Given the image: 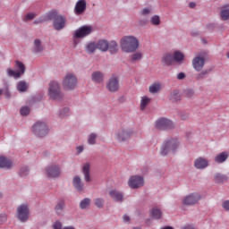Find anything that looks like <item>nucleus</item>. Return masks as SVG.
I'll return each instance as SVG.
<instances>
[{
    "label": "nucleus",
    "instance_id": "4c0bfd02",
    "mask_svg": "<svg viewBox=\"0 0 229 229\" xmlns=\"http://www.w3.org/2000/svg\"><path fill=\"white\" fill-rule=\"evenodd\" d=\"M151 99L148 97H143L140 102V110H146V107L149 105Z\"/></svg>",
    "mask_w": 229,
    "mask_h": 229
},
{
    "label": "nucleus",
    "instance_id": "bb28decb",
    "mask_svg": "<svg viewBox=\"0 0 229 229\" xmlns=\"http://www.w3.org/2000/svg\"><path fill=\"white\" fill-rule=\"evenodd\" d=\"M227 159L228 152H221L215 157V162H216V164H223V162H226Z\"/></svg>",
    "mask_w": 229,
    "mask_h": 229
},
{
    "label": "nucleus",
    "instance_id": "6e6552de",
    "mask_svg": "<svg viewBox=\"0 0 229 229\" xmlns=\"http://www.w3.org/2000/svg\"><path fill=\"white\" fill-rule=\"evenodd\" d=\"M133 137V130L128 127H122L116 131V139L119 142H125Z\"/></svg>",
    "mask_w": 229,
    "mask_h": 229
},
{
    "label": "nucleus",
    "instance_id": "1a4fd4ad",
    "mask_svg": "<svg viewBox=\"0 0 229 229\" xmlns=\"http://www.w3.org/2000/svg\"><path fill=\"white\" fill-rule=\"evenodd\" d=\"M93 29L92 26H89V25H84L81 28H79L77 30H75L74 34H73V42L76 46V38H85V37H89V35H90V33H92Z\"/></svg>",
    "mask_w": 229,
    "mask_h": 229
},
{
    "label": "nucleus",
    "instance_id": "3c124183",
    "mask_svg": "<svg viewBox=\"0 0 229 229\" xmlns=\"http://www.w3.org/2000/svg\"><path fill=\"white\" fill-rule=\"evenodd\" d=\"M3 94L5 96L7 99H9L11 94H10V89L8 88V85H6L3 89Z\"/></svg>",
    "mask_w": 229,
    "mask_h": 229
},
{
    "label": "nucleus",
    "instance_id": "f8f14e48",
    "mask_svg": "<svg viewBox=\"0 0 229 229\" xmlns=\"http://www.w3.org/2000/svg\"><path fill=\"white\" fill-rule=\"evenodd\" d=\"M128 185L131 189H140V187H144V177L140 175H132L129 179Z\"/></svg>",
    "mask_w": 229,
    "mask_h": 229
},
{
    "label": "nucleus",
    "instance_id": "423d86ee",
    "mask_svg": "<svg viewBox=\"0 0 229 229\" xmlns=\"http://www.w3.org/2000/svg\"><path fill=\"white\" fill-rule=\"evenodd\" d=\"M32 131L36 135V137H46L47 133H49V128L47 124L44 122H37L32 126Z\"/></svg>",
    "mask_w": 229,
    "mask_h": 229
},
{
    "label": "nucleus",
    "instance_id": "4be33fe9",
    "mask_svg": "<svg viewBox=\"0 0 229 229\" xmlns=\"http://www.w3.org/2000/svg\"><path fill=\"white\" fill-rule=\"evenodd\" d=\"M97 44V49L99 51H102L103 53H106V51H108V40L106 39H100Z\"/></svg>",
    "mask_w": 229,
    "mask_h": 229
},
{
    "label": "nucleus",
    "instance_id": "a19ab883",
    "mask_svg": "<svg viewBox=\"0 0 229 229\" xmlns=\"http://www.w3.org/2000/svg\"><path fill=\"white\" fill-rule=\"evenodd\" d=\"M94 204L98 208H103V207H105V199L97 198L94 199Z\"/></svg>",
    "mask_w": 229,
    "mask_h": 229
},
{
    "label": "nucleus",
    "instance_id": "9b49d317",
    "mask_svg": "<svg viewBox=\"0 0 229 229\" xmlns=\"http://www.w3.org/2000/svg\"><path fill=\"white\" fill-rule=\"evenodd\" d=\"M156 128L162 131H167V130H173L174 128V123L167 118H159L156 123Z\"/></svg>",
    "mask_w": 229,
    "mask_h": 229
},
{
    "label": "nucleus",
    "instance_id": "13d9d810",
    "mask_svg": "<svg viewBox=\"0 0 229 229\" xmlns=\"http://www.w3.org/2000/svg\"><path fill=\"white\" fill-rule=\"evenodd\" d=\"M8 218L6 217V215H0V225H3V223H5V221Z\"/></svg>",
    "mask_w": 229,
    "mask_h": 229
},
{
    "label": "nucleus",
    "instance_id": "412c9836",
    "mask_svg": "<svg viewBox=\"0 0 229 229\" xmlns=\"http://www.w3.org/2000/svg\"><path fill=\"white\" fill-rule=\"evenodd\" d=\"M196 169H205L208 167V161L203 157H199L194 162Z\"/></svg>",
    "mask_w": 229,
    "mask_h": 229
},
{
    "label": "nucleus",
    "instance_id": "603ef678",
    "mask_svg": "<svg viewBox=\"0 0 229 229\" xmlns=\"http://www.w3.org/2000/svg\"><path fill=\"white\" fill-rule=\"evenodd\" d=\"M67 114H69V107H64L62 109L59 115L60 117H67Z\"/></svg>",
    "mask_w": 229,
    "mask_h": 229
},
{
    "label": "nucleus",
    "instance_id": "774afa93",
    "mask_svg": "<svg viewBox=\"0 0 229 229\" xmlns=\"http://www.w3.org/2000/svg\"><path fill=\"white\" fill-rule=\"evenodd\" d=\"M64 229H76V228H74V226H66V227H64Z\"/></svg>",
    "mask_w": 229,
    "mask_h": 229
},
{
    "label": "nucleus",
    "instance_id": "5701e85b",
    "mask_svg": "<svg viewBox=\"0 0 229 229\" xmlns=\"http://www.w3.org/2000/svg\"><path fill=\"white\" fill-rule=\"evenodd\" d=\"M73 187L78 191V192H81L83 191V183H81V178L76 175L72 180Z\"/></svg>",
    "mask_w": 229,
    "mask_h": 229
},
{
    "label": "nucleus",
    "instance_id": "69168bd1",
    "mask_svg": "<svg viewBox=\"0 0 229 229\" xmlns=\"http://www.w3.org/2000/svg\"><path fill=\"white\" fill-rule=\"evenodd\" d=\"M42 22H44V20H35L34 21V24H40Z\"/></svg>",
    "mask_w": 229,
    "mask_h": 229
},
{
    "label": "nucleus",
    "instance_id": "a211bd4d",
    "mask_svg": "<svg viewBox=\"0 0 229 229\" xmlns=\"http://www.w3.org/2000/svg\"><path fill=\"white\" fill-rule=\"evenodd\" d=\"M109 196L114 199V201H116L117 203H123L124 201V195L123 192L117 191V190H112L109 191Z\"/></svg>",
    "mask_w": 229,
    "mask_h": 229
},
{
    "label": "nucleus",
    "instance_id": "f3484780",
    "mask_svg": "<svg viewBox=\"0 0 229 229\" xmlns=\"http://www.w3.org/2000/svg\"><path fill=\"white\" fill-rule=\"evenodd\" d=\"M87 10V1L85 0H79L76 3L74 12L76 15H82V13H85V11Z\"/></svg>",
    "mask_w": 229,
    "mask_h": 229
},
{
    "label": "nucleus",
    "instance_id": "6e6d98bb",
    "mask_svg": "<svg viewBox=\"0 0 229 229\" xmlns=\"http://www.w3.org/2000/svg\"><path fill=\"white\" fill-rule=\"evenodd\" d=\"M149 13H151V9L149 8H145L141 11V15H149Z\"/></svg>",
    "mask_w": 229,
    "mask_h": 229
},
{
    "label": "nucleus",
    "instance_id": "c9c22d12",
    "mask_svg": "<svg viewBox=\"0 0 229 229\" xmlns=\"http://www.w3.org/2000/svg\"><path fill=\"white\" fill-rule=\"evenodd\" d=\"M19 174L21 178H26L30 174V168L27 165L21 166L19 171Z\"/></svg>",
    "mask_w": 229,
    "mask_h": 229
},
{
    "label": "nucleus",
    "instance_id": "f704fd0d",
    "mask_svg": "<svg viewBox=\"0 0 229 229\" xmlns=\"http://www.w3.org/2000/svg\"><path fill=\"white\" fill-rule=\"evenodd\" d=\"M17 90H19V92H26V90H28V83L24 81H19L17 84Z\"/></svg>",
    "mask_w": 229,
    "mask_h": 229
},
{
    "label": "nucleus",
    "instance_id": "a878e982",
    "mask_svg": "<svg viewBox=\"0 0 229 229\" xmlns=\"http://www.w3.org/2000/svg\"><path fill=\"white\" fill-rule=\"evenodd\" d=\"M82 173L84 174V179L86 180V182H91L90 179V164L86 163L84 164L83 167H82Z\"/></svg>",
    "mask_w": 229,
    "mask_h": 229
},
{
    "label": "nucleus",
    "instance_id": "0eeeda50",
    "mask_svg": "<svg viewBox=\"0 0 229 229\" xmlns=\"http://www.w3.org/2000/svg\"><path fill=\"white\" fill-rule=\"evenodd\" d=\"M47 178H60L62 174V168L58 164H51L45 168Z\"/></svg>",
    "mask_w": 229,
    "mask_h": 229
},
{
    "label": "nucleus",
    "instance_id": "8fccbe9b",
    "mask_svg": "<svg viewBox=\"0 0 229 229\" xmlns=\"http://www.w3.org/2000/svg\"><path fill=\"white\" fill-rule=\"evenodd\" d=\"M35 13H29L24 18L23 21L24 22H28V21H33L35 19Z\"/></svg>",
    "mask_w": 229,
    "mask_h": 229
},
{
    "label": "nucleus",
    "instance_id": "c85d7f7f",
    "mask_svg": "<svg viewBox=\"0 0 229 229\" xmlns=\"http://www.w3.org/2000/svg\"><path fill=\"white\" fill-rule=\"evenodd\" d=\"M96 49H98L96 42H89L86 45V53H88V55H94V53H96Z\"/></svg>",
    "mask_w": 229,
    "mask_h": 229
},
{
    "label": "nucleus",
    "instance_id": "e433bc0d",
    "mask_svg": "<svg viewBox=\"0 0 229 229\" xmlns=\"http://www.w3.org/2000/svg\"><path fill=\"white\" fill-rule=\"evenodd\" d=\"M89 207H90V199L85 198L81 201L80 208L81 210H85V208H89Z\"/></svg>",
    "mask_w": 229,
    "mask_h": 229
},
{
    "label": "nucleus",
    "instance_id": "338daca9",
    "mask_svg": "<svg viewBox=\"0 0 229 229\" xmlns=\"http://www.w3.org/2000/svg\"><path fill=\"white\" fill-rule=\"evenodd\" d=\"M189 6L190 8H196V3L191 2L190 3Z\"/></svg>",
    "mask_w": 229,
    "mask_h": 229
},
{
    "label": "nucleus",
    "instance_id": "0e129e2a",
    "mask_svg": "<svg viewBox=\"0 0 229 229\" xmlns=\"http://www.w3.org/2000/svg\"><path fill=\"white\" fill-rule=\"evenodd\" d=\"M140 26H145V24H148V20L145 21H140Z\"/></svg>",
    "mask_w": 229,
    "mask_h": 229
},
{
    "label": "nucleus",
    "instance_id": "f257e3e1",
    "mask_svg": "<svg viewBox=\"0 0 229 229\" xmlns=\"http://www.w3.org/2000/svg\"><path fill=\"white\" fill-rule=\"evenodd\" d=\"M180 142L176 138H168L165 140L160 147L159 155L161 157H167L169 154L174 155L178 150Z\"/></svg>",
    "mask_w": 229,
    "mask_h": 229
},
{
    "label": "nucleus",
    "instance_id": "4468645a",
    "mask_svg": "<svg viewBox=\"0 0 229 229\" xmlns=\"http://www.w3.org/2000/svg\"><path fill=\"white\" fill-rule=\"evenodd\" d=\"M106 88L109 92H117L120 89L119 79L114 76L111 77L107 81Z\"/></svg>",
    "mask_w": 229,
    "mask_h": 229
},
{
    "label": "nucleus",
    "instance_id": "393cba45",
    "mask_svg": "<svg viewBox=\"0 0 229 229\" xmlns=\"http://www.w3.org/2000/svg\"><path fill=\"white\" fill-rule=\"evenodd\" d=\"M57 216H64V210H65V201L60 200L55 207Z\"/></svg>",
    "mask_w": 229,
    "mask_h": 229
},
{
    "label": "nucleus",
    "instance_id": "de8ad7c7",
    "mask_svg": "<svg viewBox=\"0 0 229 229\" xmlns=\"http://www.w3.org/2000/svg\"><path fill=\"white\" fill-rule=\"evenodd\" d=\"M30 112V109L29 106H23L20 110L21 115H23V116L29 115Z\"/></svg>",
    "mask_w": 229,
    "mask_h": 229
},
{
    "label": "nucleus",
    "instance_id": "a18cd8bd",
    "mask_svg": "<svg viewBox=\"0 0 229 229\" xmlns=\"http://www.w3.org/2000/svg\"><path fill=\"white\" fill-rule=\"evenodd\" d=\"M150 22H151V24H153V26H158L160 24V16L154 15L151 18Z\"/></svg>",
    "mask_w": 229,
    "mask_h": 229
},
{
    "label": "nucleus",
    "instance_id": "ea45409f",
    "mask_svg": "<svg viewBox=\"0 0 229 229\" xmlns=\"http://www.w3.org/2000/svg\"><path fill=\"white\" fill-rule=\"evenodd\" d=\"M221 19H222V21L229 20V8L224 7L221 10Z\"/></svg>",
    "mask_w": 229,
    "mask_h": 229
},
{
    "label": "nucleus",
    "instance_id": "7c9ffc66",
    "mask_svg": "<svg viewBox=\"0 0 229 229\" xmlns=\"http://www.w3.org/2000/svg\"><path fill=\"white\" fill-rule=\"evenodd\" d=\"M108 50L111 53V55H116V53L119 51V45L115 41H111L108 43Z\"/></svg>",
    "mask_w": 229,
    "mask_h": 229
},
{
    "label": "nucleus",
    "instance_id": "bf43d9fd",
    "mask_svg": "<svg viewBox=\"0 0 229 229\" xmlns=\"http://www.w3.org/2000/svg\"><path fill=\"white\" fill-rule=\"evenodd\" d=\"M185 72H180L177 74V80H185Z\"/></svg>",
    "mask_w": 229,
    "mask_h": 229
},
{
    "label": "nucleus",
    "instance_id": "680f3d73",
    "mask_svg": "<svg viewBox=\"0 0 229 229\" xmlns=\"http://www.w3.org/2000/svg\"><path fill=\"white\" fill-rule=\"evenodd\" d=\"M123 221H124V223H129V221H130V216L124 215V216H123Z\"/></svg>",
    "mask_w": 229,
    "mask_h": 229
},
{
    "label": "nucleus",
    "instance_id": "f03ea898",
    "mask_svg": "<svg viewBox=\"0 0 229 229\" xmlns=\"http://www.w3.org/2000/svg\"><path fill=\"white\" fill-rule=\"evenodd\" d=\"M120 46L124 53H134L139 49V39L133 36H125L121 39Z\"/></svg>",
    "mask_w": 229,
    "mask_h": 229
},
{
    "label": "nucleus",
    "instance_id": "aec40b11",
    "mask_svg": "<svg viewBox=\"0 0 229 229\" xmlns=\"http://www.w3.org/2000/svg\"><path fill=\"white\" fill-rule=\"evenodd\" d=\"M13 163L5 157L0 156V169H12Z\"/></svg>",
    "mask_w": 229,
    "mask_h": 229
},
{
    "label": "nucleus",
    "instance_id": "49530a36",
    "mask_svg": "<svg viewBox=\"0 0 229 229\" xmlns=\"http://www.w3.org/2000/svg\"><path fill=\"white\" fill-rule=\"evenodd\" d=\"M96 139H98V135L96 133L89 134L88 138L89 144H96Z\"/></svg>",
    "mask_w": 229,
    "mask_h": 229
},
{
    "label": "nucleus",
    "instance_id": "09e8293b",
    "mask_svg": "<svg viewBox=\"0 0 229 229\" xmlns=\"http://www.w3.org/2000/svg\"><path fill=\"white\" fill-rule=\"evenodd\" d=\"M185 98H192L194 96V89H187L183 90Z\"/></svg>",
    "mask_w": 229,
    "mask_h": 229
},
{
    "label": "nucleus",
    "instance_id": "e2e57ef3",
    "mask_svg": "<svg viewBox=\"0 0 229 229\" xmlns=\"http://www.w3.org/2000/svg\"><path fill=\"white\" fill-rule=\"evenodd\" d=\"M83 151V146L77 147V152L81 153Z\"/></svg>",
    "mask_w": 229,
    "mask_h": 229
},
{
    "label": "nucleus",
    "instance_id": "2f4dec72",
    "mask_svg": "<svg viewBox=\"0 0 229 229\" xmlns=\"http://www.w3.org/2000/svg\"><path fill=\"white\" fill-rule=\"evenodd\" d=\"M214 180L216 183H225V182H228V176L217 173L215 174Z\"/></svg>",
    "mask_w": 229,
    "mask_h": 229
},
{
    "label": "nucleus",
    "instance_id": "4d7b16f0",
    "mask_svg": "<svg viewBox=\"0 0 229 229\" xmlns=\"http://www.w3.org/2000/svg\"><path fill=\"white\" fill-rule=\"evenodd\" d=\"M188 118H189V113H182V114H181L182 121H187Z\"/></svg>",
    "mask_w": 229,
    "mask_h": 229
},
{
    "label": "nucleus",
    "instance_id": "7ed1b4c3",
    "mask_svg": "<svg viewBox=\"0 0 229 229\" xmlns=\"http://www.w3.org/2000/svg\"><path fill=\"white\" fill-rule=\"evenodd\" d=\"M48 96L50 99H53L54 101H58L59 103L64 101L65 95L64 94V91H62V88L58 81H53L49 83Z\"/></svg>",
    "mask_w": 229,
    "mask_h": 229
},
{
    "label": "nucleus",
    "instance_id": "473e14b6",
    "mask_svg": "<svg viewBox=\"0 0 229 229\" xmlns=\"http://www.w3.org/2000/svg\"><path fill=\"white\" fill-rule=\"evenodd\" d=\"M44 51V46L42 41L38 38L34 40V53H42Z\"/></svg>",
    "mask_w": 229,
    "mask_h": 229
},
{
    "label": "nucleus",
    "instance_id": "2eb2a0df",
    "mask_svg": "<svg viewBox=\"0 0 229 229\" xmlns=\"http://www.w3.org/2000/svg\"><path fill=\"white\" fill-rule=\"evenodd\" d=\"M65 22H67L65 17L59 14V16L53 21L54 30L56 31H62V30L65 28Z\"/></svg>",
    "mask_w": 229,
    "mask_h": 229
},
{
    "label": "nucleus",
    "instance_id": "6ab92c4d",
    "mask_svg": "<svg viewBox=\"0 0 229 229\" xmlns=\"http://www.w3.org/2000/svg\"><path fill=\"white\" fill-rule=\"evenodd\" d=\"M168 98L172 103H178L182 101V93L179 89H174L170 92Z\"/></svg>",
    "mask_w": 229,
    "mask_h": 229
},
{
    "label": "nucleus",
    "instance_id": "cd10ccee",
    "mask_svg": "<svg viewBox=\"0 0 229 229\" xmlns=\"http://www.w3.org/2000/svg\"><path fill=\"white\" fill-rule=\"evenodd\" d=\"M162 64L164 65H171L174 62V56L171 54H165L162 57Z\"/></svg>",
    "mask_w": 229,
    "mask_h": 229
},
{
    "label": "nucleus",
    "instance_id": "20e7f679",
    "mask_svg": "<svg viewBox=\"0 0 229 229\" xmlns=\"http://www.w3.org/2000/svg\"><path fill=\"white\" fill-rule=\"evenodd\" d=\"M14 67L16 71L12 68L6 69L7 76L9 78H14V80H19V78L23 76L24 72H26V66L24 64H22V62L15 61Z\"/></svg>",
    "mask_w": 229,
    "mask_h": 229
},
{
    "label": "nucleus",
    "instance_id": "79ce46f5",
    "mask_svg": "<svg viewBox=\"0 0 229 229\" xmlns=\"http://www.w3.org/2000/svg\"><path fill=\"white\" fill-rule=\"evenodd\" d=\"M173 56L174 62H182L184 58L183 54L180 51H175Z\"/></svg>",
    "mask_w": 229,
    "mask_h": 229
},
{
    "label": "nucleus",
    "instance_id": "ddd939ff",
    "mask_svg": "<svg viewBox=\"0 0 229 229\" xmlns=\"http://www.w3.org/2000/svg\"><path fill=\"white\" fill-rule=\"evenodd\" d=\"M199 199H201V195H199V193H191L182 199V205L191 207L192 205H196Z\"/></svg>",
    "mask_w": 229,
    "mask_h": 229
},
{
    "label": "nucleus",
    "instance_id": "58836bf2",
    "mask_svg": "<svg viewBox=\"0 0 229 229\" xmlns=\"http://www.w3.org/2000/svg\"><path fill=\"white\" fill-rule=\"evenodd\" d=\"M60 14L56 11L50 12L47 14V18L45 21H55L56 17H58Z\"/></svg>",
    "mask_w": 229,
    "mask_h": 229
},
{
    "label": "nucleus",
    "instance_id": "052dcab7",
    "mask_svg": "<svg viewBox=\"0 0 229 229\" xmlns=\"http://www.w3.org/2000/svg\"><path fill=\"white\" fill-rule=\"evenodd\" d=\"M208 30H214V28H216V25H214V23H209L208 26H207Z\"/></svg>",
    "mask_w": 229,
    "mask_h": 229
},
{
    "label": "nucleus",
    "instance_id": "37998d69",
    "mask_svg": "<svg viewBox=\"0 0 229 229\" xmlns=\"http://www.w3.org/2000/svg\"><path fill=\"white\" fill-rule=\"evenodd\" d=\"M141 58H142V53H140V52H137L131 55V62H137V61L140 60Z\"/></svg>",
    "mask_w": 229,
    "mask_h": 229
},
{
    "label": "nucleus",
    "instance_id": "9d476101",
    "mask_svg": "<svg viewBox=\"0 0 229 229\" xmlns=\"http://www.w3.org/2000/svg\"><path fill=\"white\" fill-rule=\"evenodd\" d=\"M17 217L21 223H26L30 219V208H28V205L21 204L17 208Z\"/></svg>",
    "mask_w": 229,
    "mask_h": 229
},
{
    "label": "nucleus",
    "instance_id": "5fc2aeb1",
    "mask_svg": "<svg viewBox=\"0 0 229 229\" xmlns=\"http://www.w3.org/2000/svg\"><path fill=\"white\" fill-rule=\"evenodd\" d=\"M222 207L224 210L229 211V200H225L223 202Z\"/></svg>",
    "mask_w": 229,
    "mask_h": 229
},
{
    "label": "nucleus",
    "instance_id": "864d4df0",
    "mask_svg": "<svg viewBox=\"0 0 229 229\" xmlns=\"http://www.w3.org/2000/svg\"><path fill=\"white\" fill-rule=\"evenodd\" d=\"M54 229H62V222L61 221H55L53 225Z\"/></svg>",
    "mask_w": 229,
    "mask_h": 229
},
{
    "label": "nucleus",
    "instance_id": "39448f33",
    "mask_svg": "<svg viewBox=\"0 0 229 229\" xmlns=\"http://www.w3.org/2000/svg\"><path fill=\"white\" fill-rule=\"evenodd\" d=\"M78 85V78L74 73H67L63 79L64 90H74Z\"/></svg>",
    "mask_w": 229,
    "mask_h": 229
},
{
    "label": "nucleus",
    "instance_id": "c03bdc74",
    "mask_svg": "<svg viewBox=\"0 0 229 229\" xmlns=\"http://www.w3.org/2000/svg\"><path fill=\"white\" fill-rule=\"evenodd\" d=\"M158 90H160V86L158 84H152L149 87V92L151 94H157V92H158Z\"/></svg>",
    "mask_w": 229,
    "mask_h": 229
},
{
    "label": "nucleus",
    "instance_id": "72a5a7b5",
    "mask_svg": "<svg viewBox=\"0 0 229 229\" xmlns=\"http://www.w3.org/2000/svg\"><path fill=\"white\" fill-rule=\"evenodd\" d=\"M151 216L153 219H162V210L157 208H154L151 210Z\"/></svg>",
    "mask_w": 229,
    "mask_h": 229
},
{
    "label": "nucleus",
    "instance_id": "dca6fc26",
    "mask_svg": "<svg viewBox=\"0 0 229 229\" xmlns=\"http://www.w3.org/2000/svg\"><path fill=\"white\" fill-rule=\"evenodd\" d=\"M192 65L193 69H195V71H197L198 72L203 71V67H205V57L201 55H197L192 60Z\"/></svg>",
    "mask_w": 229,
    "mask_h": 229
},
{
    "label": "nucleus",
    "instance_id": "b1692460",
    "mask_svg": "<svg viewBox=\"0 0 229 229\" xmlns=\"http://www.w3.org/2000/svg\"><path fill=\"white\" fill-rule=\"evenodd\" d=\"M211 71H212L211 69L202 70L200 72H199L195 76L196 81H201L205 80V78H208V75L210 74Z\"/></svg>",
    "mask_w": 229,
    "mask_h": 229
},
{
    "label": "nucleus",
    "instance_id": "c756f323",
    "mask_svg": "<svg viewBox=\"0 0 229 229\" xmlns=\"http://www.w3.org/2000/svg\"><path fill=\"white\" fill-rule=\"evenodd\" d=\"M91 80L95 83H101V81H103V72H94L91 74Z\"/></svg>",
    "mask_w": 229,
    "mask_h": 229
}]
</instances>
